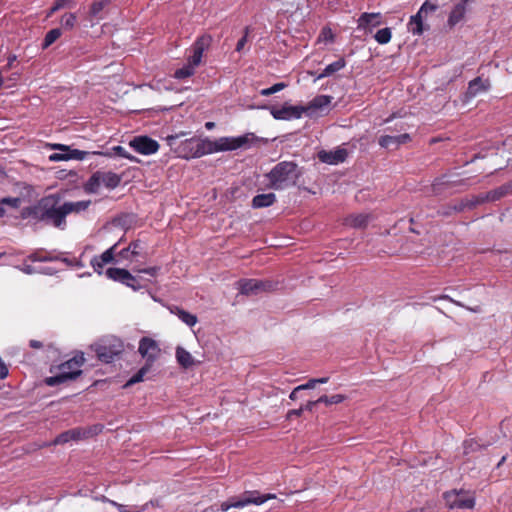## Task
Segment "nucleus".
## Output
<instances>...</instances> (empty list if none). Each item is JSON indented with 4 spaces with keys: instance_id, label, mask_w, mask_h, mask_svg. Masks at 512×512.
Instances as JSON below:
<instances>
[{
    "instance_id": "nucleus-6",
    "label": "nucleus",
    "mask_w": 512,
    "mask_h": 512,
    "mask_svg": "<svg viewBox=\"0 0 512 512\" xmlns=\"http://www.w3.org/2000/svg\"><path fill=\"white\" fill-rule=\"evenodd\" d=\"M260 141L254 133H245L236 137L218 138L219 151H234L237 149H249Z\"/></svg>"
},
{
    "instance_id": "nucleus-30",
    "label": "nucleus",
    "mask_w": 512,
    "mask_h": 512,
    "mask_svg": "<svg viewBox=\"0 0 512 512\" xmlns=\"http://www.w3.org/2000/svg\"><path fill=\"white\" fill-rule=\"evenodd\" d=\"M369 220L370 216L368 214L350 215L346 218V224L350 227L361 229L368 225Z\"/></svg>"
},
{
    "instance_id": "nucleus-57",
    "label": "nucleus",
    "mask_w": 512,
    "mask_h": 512,
    "mask_svg": "<svg viewBox=\"0 0 512 512\" xmlns=\"http://www.w3.org/2000/svg\"><path fill=\"white\" fill-rule=\"evenodd\" d=\"M124 285L127 286V287H130L134 291H138V290H140L142 288V286L139 284V282L136 279V277L133 276V275H132V280H127Z\"/></svg>"
},
{
    "instance_id": "nucleus-22",
    "label": "nucleus",
    "mask_w": 512,
    "mask_h": 512,
    "mask_svg": "<svg viewBox=\"0 0 512 512\" xmlns=\"http://www.w3.org/2000/svg\"><path fill=\"white\" fill-rule=\"evenodd\" d=\"M105 275L107 278L119 282L121 284H125L127 280H132V274L123 268H108L105 271Z\"/></svg>"
},
{
    "instance_id": "nucleus-55",
    "label": "nucleus",
    "mask_w": 512,
    "mask_h": 512,
    "mask_svg": "<svg viewBox=\"0 0 512 512\" xmlns=\"http://www.w3.org/2000/svg\"><path fill=\"white\" fill-rule=\"evenodd\" d=\"M160 269H161L160 266H153V267L138 269L137 272L148 274L150 276L155 277L159 273Z\"/></svg>"
},
{
    "instance_id": "nucleus-49",
    "label": "nucleus",
    "mask_w": 512,
    "mask_h": 512,
    "mask_svg": "<svg viewBox=\"0 0 512 512\" xmlns=\"http://www.w3.org/2000/svg\"><path fill=\"white\" fill-rule=\"evenodd\" d=\"M480 445L477 441L473 439H469L464 441V453L469 454L470 452L476 451Z\"/></svg>"
},
{
    "instance_id": "nucleus-38",
    "label": "nucleus",
    "mask_w": 512,
    "mask_h": 512,
    "mask_svg": "<svg viewBox=\"0 0 512 512\" xmlns=\"http://www.w3.org/2000/svg\"><path fill=\"white\" fill-rule=\"evenodd\" d=\"M62 35V31L60 28H54L48 31L44 37L43 48H48L52 45L60 36Z\"/></svg>"
},
{
    "instance_id": "nucleus-47",
    "label": "nucleus",
    "mask_w": 512,
    "mask_h": 512,
    "mask_svg": "<svg viewBox=\"0 0 512 512\" xmlns=\"http://www.w3.org/2000/svg\"><path fill=\"white\" fill-rule=\"evenodd\" d=\"M482 201H483V199H479L478 197H474L471 200H468V199L467 200H463L461 202V204L459 205V207H455V209L457 211H462L465 208L471 209V208L475 207L477 204H479Z\"/></svg>"
},
{
    "instance_id": "nucleus-52",
    "label": "nucleus",
    "mask_w": 512,
    "mask_h": 512,
    "mask_svg": "<svg viewBox=\"0 0 512 512\" xmlns=\"http://www.w3.org/2000/svg\"><path fill=\"white\" fill-rule=\"evenodd\" d=\"M506 193V188L500 187L497 190L491 191L488 193L487 198L491 200H497L500 197L504 196Z\"/></svg>"
},
{
    "instance_id": "nucleus-42",
    "label": "nucleus",
    "mask_w": 512,
    "mask_h": 512,
    "mask_svg": "<svg viewBox=\"0 0 512 512\" xmlns=\"http://www.w3.org/2000/svg\"><path fill=\"white\" fill-rule=\"evenodd\" d=\"M108 3L109 0L94 1L90 7V16L98 17L102 10L105 8V6L108 5Z\"/></svg>"
},
{
    "instance_id": "nucleus-2",
    "label": "nucleus",
    "mask_w": 512,
    "mask_h": 512,
    "mask_svg": "<svg viewBox=\"0 0 512 512\" xmlns=\"http://www.w3.org/2000/svg\"><path fill=\"white\" fill-rule=\"evenodd\" d=\"M301 170L293 161H281L277 163L266 175L268 186L274 190H285L296 185Z\"/></svg>"
},
{
    "instance_id": "nucleus-19",
    "label": "nucleus",
    "mask_w": 512,
    "mask_h": 512,
    "mask_svg": "<svg viewBox=\"0 0 512 512\" xmlns=\"http://www.w3.org/2000/svg\"><path fill=\"white\" fill-rule=\"evenodd\" d=\"M382 23L381 13H362L358 19L359 29H369L379 26Z\"/></svg>"
},
{
    "instance_id": "nucleus-50",
    "label": "nucleus",
    "mask_w": 512,
    "mask_h": 512,
    "mask_svg": "<svg viewBox=\"0 0 512 512\" xmlns=\"http://www.w3.org/2000/svg\"><path fill=\"white\" fill-rule=\"evenodd\" d=\"M438 6L434 3H431L430 1L426 0L420 7L419 11L420 13L427 14L429 12L436 11Z\"/></svg>"
},
{
    "instance_id": "nucleus-56",
    "label": "nucleus",
    "mask_w": 512,
    "mask_h": 512,
    "mask_svg": "<svg viewBox=\"0 0 512 512\" xmlns=\"http://www.w3.org/2000/svg\"><path fill=\"white\" fill-rule=\"evenodd\" d=\"M248 32H249V29L245 28L244 35L237 42V45H236V51L237 52H241L242 49L244 48V46L246 45L247 39H248Z\"/></svg>"
},
{
    "instance_id": "nucleus-41",
    "label": "nucleus",
    "mask_w": 512,
    "mask_h": 512,
    "mask_svg": "<svg viewBox=\"0 0 512 512\" xmlns=\"http://www.w3.org/2000/svg\"><path fill=\"white\" fill-rule=\"evenodd\" d=\"M345 400V396L342 394H335L331 396L323 395L317 399V402L324 403L325 405L339 404Z\"/></svg>"
},
{
    "instance_id": "nucleus-7",
    "label": "nucleus",
    "mask_w": 512,
    "mask_h": 512,
    "mask_svg": "<svg viewBox=\"0 0 512 512\" xmlns=\"http://www.w3.org/2000/svg\"><path fill=\"white\" fill-rule=\"evenodd\" d=\"M270 114L276 120L290 121L300 119L305 114V108L302 105H290L285 103L282 106L271 105L267 107Z\"/></svg>"
},
{
    "instance_id": "nucleus-11",
    "label": "nucleus",
    "mask_w": 512,
    "mask_h": 512,
    "mask_svg": "<svg viewBox=\"0 0 512 512\" xmlns=\"http://www.w3.org/2000/svg\"><path fill=\"white\" fill-rule=\"evenodd\" d=\"M444 498L451 509H472L475 505V498L463 492H447Z\"/></svg>"
},
{
    "instance_id": "nucleus-48",
    "label": "nucleus",
    "mask_w": 512,
    "mask_h": 512,
    "mask_svg": "<svg viewBox=\"0 0 512 512\" xmlns=\"http://www.w3.org/2000/svg\"><path fill=\"white\" fill-rule=\"evenodd\" d=\"M21 204L19 197H5L0 200V205H8L12 208H18Z\"/></svg>"
},
{
    "instance_id": "nucleus-13",
    "label": "nucleus",
    "mask_w": 512,
    "mask_h": 512,
    "mask_svg": "<svg viewBox=\"0 0 512 512\" xmlns=\"http://www.w3.org/2000/svg\"><path fill=\"white\" fill-rule=\"evenodd\" d=\"M54 149L61 150L60 153H53L49 156V160L52 162L67 161L70 159L84 160L87 152L78 149L71 150L68 146L63 144L53 145Z\"/></svg>"
},
{
    "instance_id": "nucleus-8",
    "label": "nucleus",
    "mask_w": 512,
    "mask_h": 512,
    "mask_svg": "<svg viewBox=\"0 0 512 512\" xmlns=\"http://www.w3.org/2000/svg\"><path fill=\"white\" fill-rule=\"evenodd\" d=\"M235 285L243 295H257L261 291H269L273 288L272 282L258 279H240Z\"/></svg>"
},
{
    "instance_id": "nucleus-9",
    "label": "nucleus",
    "mask_w": 512,
    "mask_h": 512,
    "mask_svg": "<svg viewBox=\"0 0 512 512\" xmlns=\"http://www.w3.org/2000/svg\"><path fill=\"white\" fill-rule=\"evenodd\" d=\"M129 146L137 153L142 155H152L159 150V143L147 135L133 137L129 141Z\"/></svg>"
},
{
    "instance_id": "nucleus-46",
    "label": "nucleus",
    "mask_w": 512,
    "mask_h": 512,
    "mask_svg": "<svg viewBox=\"0 0 512 512\" xmlns=\"http://www.w3.org/2000/svg\"><path fill=\"white\" fill-rule=\"evenodd\" d=\"M285 87H286L285 83L279 82V83L272 85L271 87L262 89L260 94L263 96H270L274 93H277V92L283 90Z\"/></svg>"
},
{
    "instance_id": "nucleus-35",
    "label": "nucleus",
    "mask_w": 512,
    "mask_h": 512,
    "mask_svg": "<svg viewBox=\"0 0 512 512\" xmlns=\"http://www.w3.org/2000/svg\"><path fill=\"white\" fill-rule=\"evenodd\" d=\"M198 144V140L188 139L185 140L181 147L182 157L185 159L196 158L194 156L195 147Z\"/></svg>"
},
{
    "instance_id": "nucleus-64",
    "label": "nucleus",
    "mask_w": 512,
    "mask_h": 512,
    "mask_svg": "<svg viewBox=\"0 0 512 512\" xmlns=\"http://www.w3.org/2000/svg\"><path fill=\"white\" fill-rule=\"evenodd\" d=\"M29 345H30V347H32L34 349H40L43 347L42 342H40L38 340H30Z\"/></svg>"
},
{
    "instance_id": "nucleus-43",
    "label": "nucleus",
    "mask_w": 512,
    "mask_h": 512,
    "mask_svg": "<svg viewBox=\"0 0 512 512\" xmlns=\"http://www.w3.org/2000/svg\"><path fill=\"white\" fill-rule=\"evenodd\" d=\"M59 262H62L64 264H66L67 266H72V267H76V268H83L85 266L84 263L81 261V259L68 258V257H66V253H63V252H60Z\"/></svg>"
},
{
    "instance_id": "nucleus-24",
    "label": "nucleus",
    "mask_w": 512,
    "mask_h": 512,
    "mask_svg": "<svg viewBox=\"0 0 512 512\" xmlns=\"http://www.w3.org/2000/svg\"><path fill=\"white\" fill-rule=\"evenodd\" d=\"M276 202V195L272 192L258 194L252 199V207L255 209L270 207Z\"/></svg>"
},
{
    "instance_id": "nucleus-40",
    "label": "nucleus",
    "mask_w": 512,
    "mask_h": 512,
    "mask_svg": "<svg viewBox=\"0 0 512 512\" xmlns=\"http://www.w3.org/2000/svg\"><path fill=\"white\" fill-rule=\"evenodd\" d=\"M77 24V16L75 13H65L61 18V26L65 30H72Z\"/></svg>"
},
{
    "instance_id": "nucleus-15",
    "label": "nucleus",
    "mask_w": 512,
    "mask_h": 512,
    "mask_svg": "<svg viewBox=\"0 0 512 512\" xmlns=\"http://www.w3.org/2000/svg\"><path fill=\"white\" fill-rule=\"evenodd\" d=\"M348 156L347 150L344 148H336L335 150H320L317 154L318 159L325 164L338 165L343 163Z\"/></svg>"
},
{
    "instance_id": "nucleus-26",
    "label": "nucleus",
    "mask_w": 512,
    "mask_h": 512,
    "mask_svg": "<svg viewBox=\"0 0 512 512\" xmlns=\"http://www.w3.org/2000/svg\"><path fill=\"white\" fill-rule=\"evenodd\" d=\"M248 505H261L268 500L275 499L276 495L272 493L261 494L259 491H246Z\"/></svg>"
},
{
    "instance_id": "nucleus-25",
    "label": "nucleus",
    "mask_w": 512,
    "mask_h": 512,
    "mask_svg": "<svg viewBox=\"0 0 512 512\" xmlns=\"http://www.w3.org/2000/svg\"><path fill=\"white\" fill-rule=\"evenodd\" d=\"M170 312L176 315L183 323L189 327H193L198 321L196 315L191 314L178 306L170 307Z\"/></svg>"
},
{
    "instance_id": "nucleus-1",
    "label": "nucleus",
    "mask_w": 512,
    "mask_h": 512,
    "mask_svg": "<svg viewBox=\"0 0 512 512\" xmlns=\"http://www.w3.org/2000/svg\"><path fill=\"white\" fill-rule=\"evenodd\" d=\"M20 214L22 219L44 222L60 230H65L67 226L62 201L56 195L42 197L34 205L22 208Z\"/></svg>"
},
{
    "instance_id": "nucleus-54",
    "label": "nucleus",
    "mask_w": 512,
    "mask_h": 512,
    "mask_svg": "<svg viewBox=\"0 0 512 512\" xmlns=\"http://www.w3.org/2000/svg\"><path fill=\"white\" fill-rule=\"evenodd\" d=\"M20 271H22L25 274L31 275V274H37V267H34L30 264L23 263L21 266L17 267Z\"/></svg>"
},
{
    "instance_id": "nucleus-61",
    "label": "nucleus",
    "mask_w": 512,
    "mask_h": 512,
    "mask_svg": "<svg viewBox=\"0 0 512 512\" xmlns=\"http://www.w3.org/2000/svg\"><path fill=\"white\" fill-rule=\"evenodd\" d=\"M303 412H304L303 407H300L298 409H292V410L288 411L287 418L291 419L292 417H300Z\"/></svg>"
},
{
    "instance_id": "nucleus-39",
    "label": "nucleus",
    "mask_w": 512,
    "mask_h": 512,
    "mask_svg": "<svg viewBox=\"0 0 512 512\" xmlns=\"http://www.w3.org/2000/svg\"><path fill=\"white\" fill-rule=\"evenodd\" d=\"M391 37H392V32H391V29L388 27L379 29L376 32V34L374 35L375 40L381 45L389 43L391 40Z\"/></svg>"
},
{
    "instance_id": "nucleus-23",
    "label": "nucleus",
    "mask_w": 512,
    "mask_h": 512,
    "mask_svg": "<svg viewBox=\"0 0 512 512\" xmlns=\"http://www.w3.org/2000/svg\"><path fill=\"white\" fill-rule=\"evenodd\" d=\"M62 204L64 207L65 215L67 216L71 213L78 214V213H81V212L87 210L89 208V206L91 205V201L90 200H81V201H76V202L65 201V202H62Z\"/></svg>"
},
{
    "instance_id": "nucleus-3",
    "label": "nucleus",
    "mask_w": 512,
    "mask_h": 512,
    "mask_svg": "<svg viewBox=\"0 0 512 512\" xmlns=\"http://www.w3.org/2000/svg\"><path fill=\"white\" fill-rule=\"evenodd\" d=\"M84 362V353H76L72 358L58 366V372L56 375L46 377L44 383L49 387H55L68 381L75 380L82 374L81 367Z\"/></svg>"
},
{
    "instance_id": "nucleus-37",
    "label": "nucleus",
    "mask_w": 512,
    "mask_h": 512,
    "mask_svg": "<svg viewBox=\"0 0 512 512\" xmlns=\"http://www.w3.org/2000/svg\"><path fill=\"white\" fill-rule=\"evenodd\" d=\"M111 154L115 155V156H118V157H122V158H125V159H128L130 160L131 162H135V163H139L140 160L131 155L129 152L126 151V149L121 146V145H117V146H113L111 148Z\"/></svg>"
},
{
    "instance_id": "nucleus-45",
    "label": "nucleus",
    "mask_w": 512,
    "mask_h": 512,
    "mask_svg": "<svg viewBox=\"0 0 512 512\" xmlns=\"http://www.w3.org/2000/svg\"><path fill=\"white\" fill-rule=\"evenodd\" d=\"M112 506L116 507L119 512H142L145 510V506L140 508L136 505L127 506V505L120 504L118 502H112Z\"/></svg>"
},
{
    "instance_id": "nucleus-53",
    "label": "nucleus",
    "mask_w": 512,
    "mask_h": 512,
    "mask_svg": "<svg viewBox=\"0 0 512 512\" xmlns=\"http://www.w3.org/2000/svg\"><path fill=\"white\" fill-rule=\"evenodd\" d=\"M56 8H73L76 5V0H55Z\"/></svg>"
},
{
    "instance_id": "nucleus-31",
    "label": "nucleus",
    "mask_w": 512,
    "mask_h": 512,
    "mask_svg": "<svg viewBox=\"0 0 512 512\" xmlns=\"http://www.w3.org/2000/svg\"><path fill=\"white\" fill-rule=\"evenodd\" d=\"M423 13L418 11L410 17L408 29L413 35H421L423 33Z\"/></svg>"
},
{
    "instance_id": "nucleus-14",
    "label": "nucleus",
    "mask_w": 512,
    "mask_h": 512,
    "mask_svg": "<svg viewBox=\"0 0 512 512\" xmlns=\"http://www.w3.org/2000/svg\"><path fill=\"white\" fill-rule=\"evenodd\" d=\"M491 83L488 78L476 77L469 81L466 92L464 93V102H469L476 96L486 93L490 90Z\"/></svg>"
},
{
    "instance_id": "nucleus-20",
    "label": "nucleus",
    "mask_w": 512,
    "mask_h": 512,
    "mask_svg": "<svg viewBox=\"0 0 512 512\" xmlns=\"http://www.w3.org/2000/svg\"><path fill=\"white\" fill-rule=\"evenodd\" d=\"M466 4L467 0H463L453 7L447 21L450 28L454 27L464 19L466 14Z\"/></svg>"
},
{
    "instance_id": "nucleus-12",
    "label": "nucleus",
    "mask_w": 512,
    "mask_h": 512,
    "mask_svg": "<svg viewBox=\"0 0 512 512\" xmlns=\"http://www.w3.org/2000/svg\"><path fill=\"white\" fill-rule=\"evenodd\" d=\"M122 241H118L110 248L106 249L101 255H96L90 260V265L92 266L95 273L98 275L103 274V268L106 264L115 262V254L119 243Z\"/></svg>"
},
{
    "instance_id": "nucleus-63",
    "label": "nucleus",
    "mask_w": 512,
    "mask_h": 512,
    "mask_svg": "<svg viewBox=\"0 0 512 512\" xmlns=\"http://www.w3.org/2000/svg\"><path fill=\"white\" fill-rule=\"evenodd\" d=\"M321 35H323L326 40H330V41L333 40V35H332L330 29L323 28Z\"/></svg>"
},
{
    "instance_id": "nucleus-33",
    "label": "nucleus",
    "mask_w": 512,
    "mask_h": 512,
    "mask_svg": "<svg viewBox=\"0 0 512 512\" xmlns=\"http://www.w3.org/2000/svg\"><path fill=\"white\" fill-rule=\"evenodd\" d=\"M100 177L102 184L109 189L116 188L121 182L120 176L114 172H100Z\"/></svg>"
},
{
    "instance_id": "nucleus-27",
    "label": "nucleus",
    "mask_w": 512,
    "mask_h": 512,
    "mask_svg": "<svg viewBox=\"0 0 512 512\" xmlns=\"http://www.w3.org/2000/svg\"><path fill=\"white\" fill-rule=\"evenodd\" d=\"M175 356L178 364L185 369L194 365V358L191 353L181 346L176 348Z\"/></svg>"
},
{
    "instance_id": "nucleus-17",
    "label": "nucleus",
    "mask_w": 512,
    "mask_h": 512,
    "mask_svg": "<svg viewBox=\"0 0 512 512\" xmlns=\"http://www.w3.org/2000/svg\"><path fill=\"white\" fill-rule=\"evenodd\" d=\"M411 140V137L408 133H404L401 135H384L381 136L378 140L379 145L382 148L386 149H397L400 145L405 144Z\"/></svg>"
},
{
    "instance_id": "nucleus-21",
    "label": "nucleus",
    "mask_w": 512,
    "mask_h": 512,
    "mask_svg": "<svg viewBox=\"0 0 512 512\" xmlns=\"http://www.w3.org/2000/svg\"><path fill=\"white\" fill-rule=\"evenodd\" d=\"M331 101L332 97L329 95H318L314 97L308 105L304 106L305 113L307 115H311L313 112L321 110L330 105Z\"/></svg>"
},
{
    "instance_id": "nucleus-18",
    "label": "nucleus",
    "mask_w": 512,
    "mask_h": 512,
    "mask_svg": "<svg viewBox=\"0 0 512 512\" xmlns=\"http://www.w3.org/2000/svg\"><path fill=\"white\" fill-rule=\"evenodd\" d=\"M219 151V144L218 139L216 140H209V139H202L198 140V144L195 147V157H202L204 155L213 154Z\"/></svg>"
},
{
    "instance_id": "nucleus-51",
    "label": "nucleus",
    "mask_w": 512,
    "mask_h": 512,
    "mask_svg": "<svg viewBox=\"0 0 512 512\" xmlns=\"http://www.w3.org/2000/svg\"><path fill=\"white\" fill-rule=\"evenodd\" d=\"M450 183H452V182L447 179V176H443L440 179H437L435 181V183L433 184V186H432L433 187V192L435 194H439L441 192L440 186L441 185H447V184H450Z\"/></svg>"
},
{
    "instance_id": "nucleus-4",
    "label": "nucleus",
    "mask_w": 512,
    "mask_h": 512,
    "mask_svg": "<svg viewBox=\"0 0 512 512\" xmlns=\"http://www.w3.org/2000/svg\"><path fill=\"white\" fill-rule=\"evenodd\" d=\"M212 43V37L208 34H204L196 39L191 46V55L189 56L187 63L176 69L173 77L177 80H183L191 77L195 73V69L200 65L204 52L210 47Z\"/></svg>"
},
{
    "instance_id": "nucleus-10",
    "label": "nucleus",
    "mask_w": 512,
    "mask_h": 512,
    "mask_svg": "<svg viewBox=\"0 0 512 512\" xmlns=\"http://www.w3.org/2000/svg\"><path fill=\"white\" fill-rule=\"evenodd\" d=\"M160 347L154 339L150 337H142L139 341L138 352L143 359H145V365L150 367L156 361L160 354Z\"/></svg>"
},
{
    "instance_id": "nucleus-29",
    "label": "nucleus",
    "mask_w": 512,
    "mask_h": 512,
    "mask_svg": "<svg viewBox=\"0 0 512 512\" xmlns=\"http://www.w3.org/2000/svg\"><path fill=\"white\" fill-rule=\"evenodd\" d=\"M345 66H346L345 59L340 58V59L330 63L329 65H327L323 69V71L319 75H317L315 80H320L322 78L329 77V76L333 75L334 73L342 70Z\"/></svg>"
},
{
    "instance_id": "nucleus-5",
    "label": "nucleus",
    "mask_w": 512,
    "mask_h": 512,
    "mask_svg": "<svg viewBox=\"0 0 512 512\" xmlns=\"http://www.w3.org/2000/svg\"><path fill=\"white\" fill-rule=\"evenodd\" d=\"M97 358L103 363H111L116 356L122 353L123 343L116 337H107L91 345Z\"/></svg>"
},
{
    "instance_id": "nucleus-59",
    "label": "nucleus",
    "mask_w": 512,
    "mask_h": 512,
    "mask_svg": "<svg viewBox=\"0 0 512 512\" xmlns=\"http://www.w3.org/2000/svg\"><path fill=\"white\" fill-rule=\"evenodd\" d=\"M9 375V370L6 363L0 359V379L3 380Z\"/></svg>"
},
{
    "instance_id": "nucleus-32",
    "label": "nucleus",
    "mask_w": 512,
    "mask_h": 512,
    "mask_svg": "<svg viewBox=\"0 0 512 512\" xmlns=\"http://www.w3.org/2000/svg\"><path fill=\"white\" fill-rule=\"evenodd\" d=\"M27 258L32 262H56L60 259V252H47L45 254L34 252L28 255Z\"/></svg>"
},
{
    "instance_id": "nucleus-44",
    "label": "nucleus",
    "mask_w": 512,
    "mask_h": 512,
    "mask_svg": "<svg viewBox=\"0 0 512 512\" xmlns=\"http://www.w3.org/2000/svg\"><path fill=\"white\" fill-rule=\"evenodd\" d=\"M149 365H144L136 374H134L128 381L127 385H133L138 382H141L145 376V374L150 370Z\"/></svg>"
},
{
    "instance_id": "nucleus-28",
    "label": "nucleus",
    "mask_w": 512,
    "mask_h": 512,
    "mask_svg": "<svg viewBox=\"0 0 512 512\" xmlns=\"http://www.w3.org/2000/svg\"><path fill=\"white\" fill-rule=\"evenodd\" d=\"M245 506H248L246 491L237 497L221 503L220 510L225 512L230 508H243Z\"/></svg>"
},
{
    "instance_id": "nucleus-36",
    "label": "nucleus",
    "mask_w": 512,
    "mask_h": 512,
    "mask_svg": "<svg viewBox=\"0 0 512 512\" xmlns=\"http://www.w3.org/2000/svg\"><path fill=\"white\" fill-rule=\"evenodd\" d=\"M102 184V180L100 177V172H96L92 174V176L88 179L85 190L89 193H96Z\"/></svg>"
},
{
    "instance_id": "nucleus-60",
    "label": "nucleus",
    "mask_w": 512,
    "mask_h": 512,
    "mask_svg": "<svg viewBox=\"0 0 512 512\" xmlns=\"http://www.w3.org/2000/svg\"><path fill=\"white\" fill-rule=\"evenodd\" d=\"M316 386V381L314 379L308 380L305 384H301L296 387V390H307V389H313Z\"/></svg>"
},
{
    "instance_id": "nucleus-58",
    "label": "nucleus",
    "mask_w": 512,
    "mask_h": 512,
    "mask_svg": "<svg viewBox=\"0 0 512 512\" xmlns=\"http://www.w3.org/2000/svg\"><path fill=\"white\" fill-rule=\"evenodd\" d=\"M57 273V270L52 267H39L37 270V274H44V275H55Z\"/></svg>"
},
{
    "instance_id": "nucleus-16",
    "label": "nucleus",
    "mask_w": 512,
    "mask_h": 512,
    "mask_svg": "<svg viewBox=\"0 0 512 512\" xmlns=\"http://www.w3.org/2000/svg\"><path fill=\"white\" fill-rule=\"evenodd\" d=\"M89 435L90 431L77 427L60 433L52 443L54 445H61L70 441H78L87 438Z\"/></svg>"
},
{
    "instance_id": "nucleus-34",
    "label": "nucleus",
    "mask_w": 512,
    "mask_h": 512,
    "mask_svg": "<svg viewBox=\"0 0 512 512\" xmlns=\"http://www.w3.org/2000/svg\"><path fill=\"white\" fill-rule=\"evenodd\" d=\"M141 242L139 240L132 241L128 247L123 248L118 252V256L122 259H129L130 255L136 256L139 254Z\"/></svg>"
},
{
    "instance_id": "nucleus-62",
    "label": "nucleus",
    "mask_w": 512,
    "mask_h": 512,
    "mask_svg": "<svg viewBox=\"0 0 512 512\" xmlns=\"http://www.w3.org/2000/svg\"><path fill=\"white\" fill-rule=\"evenodd\" d=\"M320 404V402L315 401H309L305 406H302L304 408V411H313L314 407L316 405Z\"/></svg>"
}]
</instances>
